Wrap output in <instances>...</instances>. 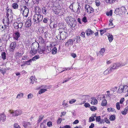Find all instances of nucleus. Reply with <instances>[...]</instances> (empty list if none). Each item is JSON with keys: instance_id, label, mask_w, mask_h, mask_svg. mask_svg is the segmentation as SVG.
<instances>
[{"instance_id": "obj_41", "label": "nucleus", "mask_w": 128, "mask_h": 128, "mask_svg": "<svg viewBox=\"0 0 128 128\" xmlns=\"http://www.w3.org/2000/svg\"><path fill=\"white\" fill-rule=\"evenodd\" d=\"M107 28H104L103 30H100V34L101 35H102L103 34L106 32V30Z\"/></svg>"}, {"instance_id": "obj_4", "label": "nucleus", "mask_w": 128, "mask_h": 128, "mask_svg": "<svg viewBox=\"0 0 128 128\" xmlns=\"http://www.w3.org/2000/svg\"><path fill=\"white\" fill-rule=\"evenodd\" d=\"M126 65V63L122 64V62L116 63L112 65L111 68H110L112 71H113L114 70L116 69L119 67H121L123 66Z\"/></svg>"}, {"instance_id": "obj_2", "label": "nucleus", "mask_w": 128, "mask_h": 128, "mask_svg": "<svg viewBox=\"0 0 128 128\" xmlns=\"http://www.w3.org/2000/svg\"><path fill=\"white\" fill-rule=\"evenodd\" d=\"M19 10H20V13H22L24 16V18L26 19L28 16L29 12V9L26 6H20Z\"/></svg>"}, {"instance_id": "obj_55", "label": "nucleus", "mask_w": 128, "mask_h": 128, "mask_svg": "<svg viewBox=\"0 0 128 128\" xmlns=\"http://www.w3.org/2000/svg\"><path fill=\"white\" fill-rule=\"evenodd\" d=\"M24 94L23 93H21L20 94H18L16 97V98H19L22 97L23 96Z\"/></svg>"}, {"instance_id": "obj_51", "label": "nucleus", "mask_w": 128, "mask_h": 128, "mask_svg": "<svg viewBox=\"0 0 128 128\" xmlns=\"http://www.w3.org/2000/svg\"><path fill=\"white\" fill-rule=\"evenodd\" d=\"M90 110L92 111H95L97 110V108L94 106H92L90 108Z\"/></svg>"}, {"instance_id": "obj_20", "label": "nucleus", "mask_w": 128, "mask_h": 128, "mask_svg": "<svg viewBox=\"0 0 128 128\" xmlns=\"http://www.w3.org/2000/svg\"><path fill=\"white\" fill-rule=\"evenodd\" d=\"M80 40V36H77L76 38H74V42L75 43L79 42Z\"/></svg>"}, {"instance_id": "obj_3", "label": "nucleus", "mask_w": 128, "mask_h": 128, "mask_svg": "<svg viewBox=\"0 0 128 128\" xmlns=\"http://www.w3.org/2000/svg\"><path fill=\"white\" fill-rule=\"evenodd\" d=\"M12 11L11 9H8L7 10L6 16L7 18V22L8 25L12 19V17H11L12 16Z\"/></svg>"}, {"instance_id": "obj_11", "label": "nucleus", "mask_w": 128, "mask_h": 128, "mask_svg": "<svg viewBox=\"0 0 128 128\" xmlns=\"http://www.w3.org/2000/svg\"><path fill=\"white\" fill-rule=\"evenodd\" d=\"M20 34L18 31L16 32L13 35L14 38L15 40H18L20 37Z\"/></svg>"}, {"instance_id": "obj_30", "label": "nucleus", "mask_w": 128, "mask_h": 128, "mask_svg": "<svg viewBox=\"0 0 128 128\" xmlns=\"http://www.w3.org/2000/svg\"><path fill=\"white\" fill-rule=\"evenodd\" d=\"M50 26V28H54L56 27L57 25L56 23H55L54 22L53 23L52 22H51Z\"/></svg>"}, {"instance_id": "obj_57", "label": "nucleus", "mask_w": 128, "mask_h": 128, "mask_svg": "<svg viewBox=\"0 0 128 128\" xmlns=\"http://www.w3.org/2000/svg\"><path fill=\"white\" fill-rule=\"evenodd\" d=\"M14 28L16 29H18L19 28L18 23L16 22L14 24Z\"/></svg>"}, {"instance_id": "obj_42", "label": "nucleus", "mask_w": 128, "mask_h": 128, "mask_svg": "<svg viewBox=\"0 0 128 128\" xmlns=\"http://www.w3.org/2000/svg\"><path fill=\"white\" fill-rule=\"evenodd\" d=\"M2 57V59L4 60L6 58V53L5 52H2L1 54Z\"/></svg>"}, {"instance_id": "obj_35", "label": "nucleus", "mask_w": 128, "mask_h": 128, "mask_svg": "<svg viewBox=\"0 0 128 128\" xmlns=\"http://www.w3.org/2000/svg\"><path fill=\"white\" fill-rule=\"evenodd\" d=\"M57 49L56 47H54L52 50V53L53 54H55L57 52Z\"/></svg>"}, {"instance_id": "obj_8", "label": "nucleus", "mask_w": 128, "mask_h": 128, "mask_svg": "<svg viewBox=\"0 0 128 128\" xmlns=\"http://www.w3.org/2000/svg\"><path fill=\"white\" fill-rule=\"evenodd\" d=\"M41 89L38 92L40 94H41L47 90V89L48 88V86L46 85H43L41 86L40 87Z\"/></svg>"}, {"instance_id": "obj_33", "label": "nucleus", "mask_w": 128, "mask_h": 128, "mask_svg": "<svg viewBox=\"0 0 128 128\" xmlns=\"http://www.w3.org/2000/svg\"><path fill=\"white\" fill-rule=\"evenodd\" d=\"M40 58L39 55H36L33 57L31 60L32 61H36V60L39 59Z\"/></svg>"}, {"instance_id": "obj_7", "label": "nucleus", "mask_w": 128, "mask_h": 128, "mask_svg": "<svg viewBox=\"0 0 128 128\" xmlns=\"http://www.w3.org/2000/svg\"><path fill=\"white\" fill-rule=\"evenodd\" d=\"M73 20L74 19L71 16L67 17L65 19L66 23L68 25H70L71 27H74L73 25L74 21Z\"/></svg>"}, {"instance_id": "obj_28", "label": "nucleus", "mask_w": 128, "mask_h": 128, "mask_svg": "<svg viewBox=\"0 0 128 128\" xmlns=\"http://www.w3.org/2000/svg\"><path fill=\"white\" fill-rule=\"evenodd\" d=\"M30 79L31 81L30 83H32V84H33L34 83V81L36 80V78L33 76H31L30 77Z\"/></svg>"}, {"instance_id": "obj_14", "label": "nucleus", "mask_w": 128, "mask_h": 128, "mask_svg": "<svg viewBox=\"0 0 128 128\" xmlns=\"http://www.w3.org/2000/svg\"><path fill=\"white\" fill-rule=\"evenodd\" d=\"M31 18L30 17H28V20L26 22V25L27 27H29L31 25Z\"/></svg>"}, {"instance_id": "obj_44", "label": "nucleus", "mask_w": 128, "mask_h": 128, "mask_svg": "<svg viewBox=\"0 0 128 128\" xmlns=\"http://www.w3.org/2000/svg\"><path fill=\"white\" fill-rule=\"evenodd\" d=\"M106 92L107 93V94L106 95V97H108V98H109V99H110V98H111L110 97L112 95V94H110V92L109 91H107Z\"/></svg>"}, {"instance_id": "obj_61", "label": "nucleus", "mask_w": 128, "mask_h": 128, "mask_svg": "<svg viewBox=\"0 0 128 128\" xmlns=\"http://www.w3.org/2000/svg\"><path fill=\"white\" fill-rule=\"evenodd\" d=\"M63 24L62 22H60L58 24V26L60 28H62L63 27Z\"/></svg>"}, {"instance_id": "obj_10", "label": "nucleus", "mask_w": 128, "mask_h": 128, "mask_svg": "<svg viewBox=\"0 0 128 128\" xmlns=\"http://www.w3.org/2000/svg\"><path fill=\"white\" fill-rule=\"evenodd\" d=\"M22 111L20 110H16L13 111L11 112V114H12L13 116H18L22 114Z\"/></svg>"}, {"instance_id": "obj_39", "label": "nucleus", "mask_w": 128, "mask_h": 128, "mask_svg": "<svg viewBox=\"0 0 128 128\" xmlns=\"http://www.w3.org/2000/svg\"><path fill=\"white\" fill-rule=\"evenodd\" d=\"M59 11H60V9L57 8L54 10V13L58 15L59 12Z\"/></svg>"}, {"instance_id": "obj_19", "label": "nucleus", "mask_w": 128, "mask_h": 128, "mask_svg": "<svg viewBox=\"0 0 128 128\" xmlns=\"http://www.w3.org/2000/svg\"><path fill=\"white\" fill-rule=\"evenodd\" d=\"M43 18V16L40 14H38L37 16V19L36 20V23H38L42 21Z\"/></svg>"}, {"instance_id": "obj_12", "label": "nucleus", "mask_w": 128, "mask_h": 128, "mask_svg": "<svg viewBox=\"0 0 128 128\" xmlns=\"http://www.w3.org/2000/svg\"><path fill=\"white\" fill-rule=\"evenodd\" d=\"M39 45L38 43L37 42H34L32 44L31 46V48L34 49V48L38 49L39 48Z\"/></svg>"}, {"instance_id": "obj_23", "label": "nucleus", "mask_w": 128, "mask_h": 128, "mask_svg": "<svg viewBox=\"0 0 128 128\" xmlns=\"http://www.w3.org/2000/svg\"><path fill=\"white\" fill-rule=\"evenodd\" d=\"M59 12L58 16H61L64 15L65 11L64 9H60Z\"/></svg>"}, {"instance_id": "obj_9", "label": "nucleus", "mask_w": 128, "mask_h": 128, "mask_svg": "<svg viewBox=\"0 0 128 128\" xmlns=\"http://www.w3.org/2000/svg\"><path fill=\"white\" fill-rule=\"evenodd\" d=\"M16 43L15 42H12L9 47V50L10 52H13L16 47Z\"/></svg>"}, {"instance_id": "obj_21", "label": "nucleus", "mask_w": 128, "mask_h": 128, "mask_svg": "<svg viewBox=\"0 0 128 128\" xmlns=\"http://www.w3.org/2000/svg\"><path fill=\"white\" fill-rule=\"evenodd\" d=\"M31 51H30V54L32 55H34L37 52L38 49L34 48V49L31 48Z\"/></svg>"}, {"instance_id": "obj_43", "label": "nucleus", "mask_w": 128, "mask_h": 128, "mask_svg": "<svg viewBox=\"0 0 128 128\" xmlns=\"http://www.w3.org/2000/svg\"><path fill=\"white\" fill-rule=\"evenodd\" d=\"M32 61L31 59H30L24 62L25 63V64L26 65H30V64L32 62Z\"/></svg>"}, {"instance_id": "obj_17", "label": "nucleus", "mask_w": 128, "mask_h": 128, "mask_svg": "<svg viewBox=\"0 0 128 128\" xmlns=\"http://www.w3.org/2000/svg\"><path fill=\"white\" fill-rule=\"evenodd\" d=\"M73 41L72 39H69L68 40L67 42L65 44V46H72L73 45Z\"/></svg>"}, {"instance_id": "obj_27", "label": "nucleus", "mask_w": 128, "mask_h": 128, "mask_svg": "<svg viewBox=\"0 0 128 128\" xmlns=\"http://www.w3.org/2000/svg\"><path fill=\"white\" fill-rule=\"evenodd\" d=\"M42 13L44 15H46L48 13L47 8L44 7L42 8Z\"/></svg>"}, {"instance_id": "obj_26", "label": "nucleus", "mask_w": 128, "mask_h": 128, "mask_svg": "<svg viewBox=\"0 0 128 128\" xmlns=\"http://www.w3.org/2000/svg\"><path fill=\"white\" fill-rule=\"evenodd\" d=\"M107 104V102L106 99L102 100V102L101 104V105L102 106H106Z\"/></svg>"}, {"instance_id": "obj_47", "label": "nucleus", "mask_w": 128, "mask_h": 128, "mask_svg": "<svg viewBox=\"0 0 128 128\" xmlns=\"http://www.w3.org/2000/svg\"><path fill=\"white\" fill-rule=\"evenodd\" d=\"M89 97V96L88 95H84L82 96V98L83 100H87Z\"/></svg>"}, {"instance_id": "obj_62", "label": "nucleus", "mask_w": 128, "mask_h": 128, "mask_svg": "<svg viewBox=\"0 0 128 128\" xmlns=\"http://www.w3.org/2000/svg\"><path fill=\"white\" fill-rule=\"evenodd\" d=\"M76 101V100L75 99H72L69 101V103L70 104H72L73 103L75 102Z\"/></svg>"}, {"instance_id": "obj_24", "label": "nucleus", "mask_w": 128, "mask_h": 128, "mask_svg": "<svg viewBox=\"0 0 128 128\" xmlns=\"http://www.w3.org/2000/svg\"><path fill=\"white\" fill-rule=\"evenodd\" d=\"M34 10L36 13H39L40 12L41 9L38 6H37L35 7Z\"/></svg>"}, {"instance_id": "obj_54", "label": "nucleus", "mask_w": 128, "mask_h": 128, "mask_svg": "<svg viewBox=\"0 0 128 128\" xmlns=\"http://www.w3.org/2000/svg\"><path fill=\"white\" fill-rule=\"evenodd\" d=\"M62 105L64 106H66V107H68V105L67 102H66L65 100H64L62 103Z\"/></svg>"}, {"instance_id": "obj_25", "label": "nucleus", "mask_w": 128, "mask_h": 128, "mask_svg": "<svg viewBox=\"0 0 128 128\" xmlns=\"http://www.w3.org/2000/svg\"><path fill=\"white\" fill-rule=\"evenodd\" d=\"M38 41L40 44H42L44 43V40L43 38L41 36H40L39 38Z\"/></svg>"}, {"instance_id": "obj_58", "label": "nucleus", "mask_w": 128, "mask_h": 128, "mask_svg": "<svg viewBox=\"0 0 128 128\" xmlns=\"http://www.w3.org/2000/svg\"><path fill=\"white\" fill-rule=\"evenodd\" d=\"M95 120V119L93 117H92V116L90 117L89 118V122H92L93 121H94Z\"/></svg>"}, {"instance_id": "obj_18", "label": "nucleus", "mask_w": 128, "mask_h": 128, "mask_svg": "<svg viewBox=\"0 0 128 128\" xmlns=\"http://www.w3.org/2000/svg\"><path fill=\"white\" fill-rule=\"evenodd\" d=\"M108 40L110 42H111L114 39V37L112 34L110 33H108L107 34Z\"/></svg>"}, {"instance_id": "obj_40", "label": "nucleus", "mask_w": 128, "mask_h": 128, "mask_svg": "<svg viewBox=\"0 0 128 128\" xmlns=\"http://www.w3.org/2000/svg\"><path fill=\"white\" fill-rule=\"evenodd\" d=\"M37 14H35L33 16V20L34 22L36 23V20L37 19V16H38Z\"/></svg>"}, {"instance_id": "obj_38", "label": "nucleus", "mask_w": 128, "mask_h": 128, "mask_svg": "<svg viewBox=\"0 0 128 128\" xmlns=\"http://www.w3.org/2000/svg\"><path fill=\"white\" fill-rule=\"evenodd\" d=\"M116 1H117V0H106V2L107 3L110 4L114 3Z\"/></svg>"}, {"instance_id": "obj_52", "label": "nucleus", "mask_w": 128, "mask_h": 128, "mask_svg": "<svg viewBox=\"0 0 128 128\" xmlns=\"http://www.w3.org/2000/svg\"><path fill=\"white\" fill-rule=\"evenodd\" d=\"M95 2L96 6H100V2L98 0H96L95 1Z\"/></svg>"}, {"instance_id": "obj_13", "label": "nucleus", "mask_w": 128, "mask_h": 128, "mask_svg": "<svg viewBox=\"0 0 128 128\" xmlns=\"http://www.w3.org/2000/svg\"><path fill=\"white\" fill-rule=\"evenodd\" d=\"M98 103V101L96 98L94 97H92L90 100V104L93 105H96Z\"/></svg>"}, {"instance_id": "obj_46", "label": "nucleus", "mask_w": 128, "mask_h": 128, "mask_svg": "<svg viewBox=\"0 0 128 128\" xmlns=\"http://www.w3.org/2000/svg\"><path fill=\"white\" fill-rule=\"evenodd\" d=\"M105 51V49L104 48H102L101 49L100 51V53L102 55H103Z\"/></svg>"}, {"instance_id": "obj_15", "label": "nucleus", "mask_w": 128, "mask_h": 128, "mask_svg": "<svg viewBox=\"0 0 128 128\" xmlns=\"http://www.w3.org/2000/svg\"><path fill=\"white\" fill-rule=\"evenodd\" d=\"M85 32L86 35L88 36L91 35L94 33L93 31L90 28L86 30Z\"/></svg>"}, {"instance_id": "obj_34", "label": "nucleus", "mask_w": 128, "mask_h": 128, "mask_svg": "<svg viewBox=\"0 0 128 128\" xmlns=\"http://www.w3.org/2000/svg\"><path fill=\"white\" fill-rule=\"evenodd\" d=\"M128 107H126L125 108L124 110L123 111H122L121 112L122 114L124 115H126V114L127 113V112L128 111Z\"/></svg>"}, {"instance_id": "obj_6", "label": "nucleus", "mask_w": 128, "mask_h": 128, "mask_svg": "<svg viewBox=\"0 0 128 128\" xmlns=\"http://www.w3.org/2000/svg\"><path fill=\"white\" fill-rule=\"evenodd\" d=\"M84 9L85 12L88 14L92 13L94 10L91 6L88 4H85Z\"/></svg>"}, {"instance_id": "obj_56", "label": "nucleus", "mask_w": 128, "mask_h": 128, "mask_svg": "<svg viewBox=\"0 0 128 128\" xmlns=\"http://www.w3.org/2000/svg\"><path fill=\"white\" fill-rule=\"evenodd\" d=\"M64 70H62L61 71L60 73H61L63 72H64L65 70H70L71 69V68L68 67V68H64Z\"/></svg>"}, {"instance_id": "obj_60", "label": "nucleus", "mask_w": 128, "mask_h": 128, "mask_svg": "<svg viewBox=\"0 0 128 128\" xmlns=\"http://www.w3.org/2000/svg\"><path fill=\"white\" fill-rule=\"evenodd\" d=\"M47 126L48 127H51L52 126V123L50 121L47 123Z\"/></svg>"}, {"instance_id": "obj_59", "label": "nucleus", "mask_w": 128, "mask_h": 128, "mask_svg": "<svg viewBox=\"0 0 128 128\" xmlns=\"http://www.w3.org/2000/svg\"><path fill=\"white\" fill-rule=\"evenodd\" d=\"M116 106L117 109L118 110H120V104L119 102H118L116 103Z\"/></svg>"}, {"instance_id": "obj_36", "label": "nucleus", "mask_w": 128, "mask_h": 128, "mask_svg": "<svg viewBox=\"0 0 128 128\" xmlns=\"http://www.w3.org/2000/svg\"><path fill=\"white\" fill-rule=\"evenodd\" d=\"M107 110L108 112H111L114 113L116 112V111L115 110L114 108H107Z\"/></svg>"}, {"instance_id": "obj_48", "label": "nucleus", "mask_w": 128, "mask_h": 128, "mask_svg": "<svg viewBox=\"0 0 128 128\" xmlns=\"http://www.w3.org/2000/svg\"><path fill=\"white\" fill-rule=\"evenodd\" d=\"M24 53L23 52L22 53H20L18 52H16L15 54V56H16L20 57Z\"/></svg>"}, {"instance_id": "obj_29", "label": "nucleus", "mask_w": 128, "mask_h": 128, "mask_svg": "<svg viewBox=\"0 0 128 128\" xmlns=\"http://www.w3.org/2000/svg\"><path fill=\"white\" fill-rule=\"evenodd\" d=\"M30 125V124L28 122H23V126L25 128H26L27 127L29 126Z\"/></svg>"}, {"instance_id": "obj_22", "label": "nucleus", "mask_w": 128, "mask_h": 128, "mask_svg": "<svg viewBox=\"0 0 128 128\" xmlns=\"http://www.w3.org/2000/svg\"><path fill=\"white\" fill-rule=\"evenodd\" d=\"M126 11V10L124 7H122L120 10V13L121 14H124Z\"/></svg>"}, {"instance_id": "obj_63", "label": "nucleus", "mask_w": 128, "mask_h": 128, "mask_svg": "<svg viewBox=\"0 0 128 128\" xmlns=\"http://www.w3.org/2000/svg\"><path fill=\"white\" fill-rule=\"evenodd\" d=\"M38 52L40 54H42V53H44V50H41L39 48H38Z\"/></svg>"}, {"instance_id": "obj_1", "label": "nucleus", "mask_w": 128, "mask_h": 128, "mask_svg": "<svg viewBox=\"0 0 128 128\" xmlns=\"http://www.w3.org/2000/svg\"><path fill=\"white\" fill-rule=\"evenodd\" d=\"M59 31V33L58 36H56V38L59 40H63L66 38L67 34L66 30L64 28H60L58 29Z\"/></svg>"}, {"instance_id": "obj_37", "label": "nucleus", "mask_w": 128, "mask_h": 128, "mask_svg": "<svg viewBox=\"0 0 128 128\" xmlns=\"http://www.w3.org/2000/svg\"><path fill=\"white\" fill-rule=\"evenodd\" d=\"M44 121L42 123L40 126V128H46V126L45 122Z\"/></svg>"}, {"instance_id": "obj_32", "label": "nucleus", "mask_w": 128, "mask_h": 128, "mask_svg": "<svg viewBox=\"0 0 128 128\" xmlns=\"http://www.w3.org/2000/svg\"><path fill=\"white\" fill-rule=\"evenodd\" d=\"M112 72V71L110 68H108L104 72V74L105 75H106Z\"/></svg>"}, {"instance_id": "obj_53", "label": "nucleus", "mask_w": 128, "mask_h": 128, "mask_svg": "<svg viewBox=\"0 0 128 128\" xmlns=\"http://www.w3.org/2000/svg\"><path fill=\"white\" fill-rule=\"evenodd\" d=\"M44 117V116L42 115H41L39 116V119L38 120V123H39L42 120Z\"/></svg>"}, {"instance_id": "obj_64", "label": "nucleus", "mask_w": 128, "mask_h": 128, "mask_svg": "<svg viewBox=\"0 0 128 128\" xmlns=\"http://www.w3.org/2000/svg\"><path fill=\"white\" fill-rule=\"evenodd\" d=\"M14 128H20L17 124H15L14 125Z\"/></svg>"}, {"instance_id": "obj_49", "label": "nucleus", "mask_w": 128, "mask_h": 128, "mask_svg": "<svg viewBox=\"0 0 128 128\" xmlns=\"http://www.w3.org/2000/svg\"><path fill=\"white\" fill-rule=\"evenodd\" d=\"M112 14V10H110L109 12L106 13V15L108 16H111Z\"/></svg>"}, {"instance_id": "obj_31", "label": "nucleus", "mask_w": 128, "mask_h": 128, "mask_svg": "<svg viewBox=\"0 0 128 128\" xmlns=\"http://www.w3.org/2000/svg\"><path fill=\"white\" fill-rule=\"evenodd\" d=\"M17 3H14L12 5V8L15 9H17L18 7V5Z\"/></svg>"}, {"instance_id": "obj_5", "label": "nucleus", "mask_w": 128, "mask_h": 128, "mask_svg": "<svg viewBox=\"0 0 128 128\" xmlns=\"http://www.w3.org/2000/svg\"><path fill=\"white\" fill-rule=\"evenodd\" d=\"M128 89V87L127 86L120 85L119 87L118 93L121 94L122 92H126Z\"/></svg>"}, {"instance_id": "obj_50", "label": "nucleus", "mask_w": 128, "mask_h": 128, "mask_svg": "<svg viewBox=\"0 0 128 128\" xmlns=\"http://www.w3.org/2000/svg\"><path fill=\"white\" fill-rule=\"evenodd\" d=\"M96 121L98 122H100V120H101V117L100 116H98L96 117Z\"/></svg>"}, {"instance_id": "obj_16", "label": "nucleus", "mask_w": 128, "mask_h": 128, "mask_svg": "<svg viewBox=\"0 0 128 128\" xmlns=\"http://www.w3.org/2000/svg\"><path fill=\"white\" fill-rule=\"evenodd\" d=\"M6 120V116L4 113L0 114V121L2 120L4 122Z\"/></svg>"}, {"instance_id": "obj_45", "label": "nucleus", "mask_w": 128, "mask_h": 128, "mask_svg": "<svg viewBox=\"0 0 128 128\" xmlns=\"http://www.w3.org/2000/svg\"><path fill=\"white\" fill-rule=\"evenodd\" d=\"M115 119V116L114 115H111L109 118L110 120L111 121L114 120Z\"/></svg>"}]
</instances>
